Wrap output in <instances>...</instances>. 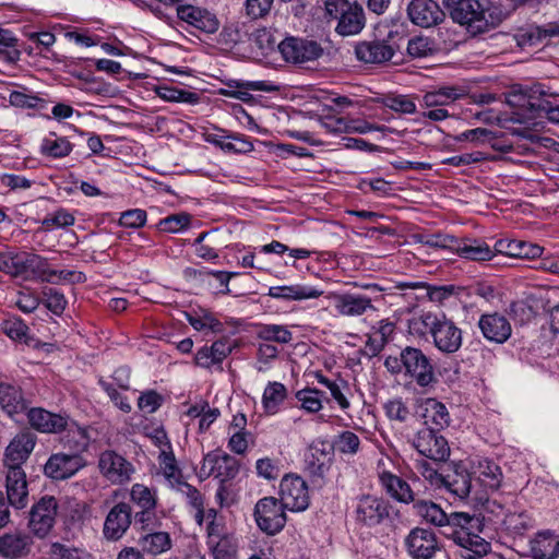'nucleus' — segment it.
Segmentation results:
<instances>
[{
  "mask_svg": "<svg viewBox=\"0 0 559 559\" xmlns=\"http://www.w3.org/2000/svg\"><path fill=\"white\" fill-rule=\"evenodd\" d=\"M409 329L418 335L429 334L441 353L454 354L462 346V330L443 313L425 312L411 320Z\"/></svg>",
  "mask_w": 559,
  "mask_h": 559,
  "instance_id": "nucleus-1",
  "label": "nucleus"
},
{
  "mask_svg": "<svg viewBox=\"0 0 559 559\" xmlns=\"http://www.w3.org/2000/svg\"><path fill=\"white\" fill-rule=\"evenodd\" d=\"M480 532L481 521L467 512L450 513L449 521L441 531L444 537L451 539L465 551L488 554L490 544L480 537Z\"/></svg>",
  "mask_w": 559,
  "mask_h": 559,
  "instance_id": "nucleus-2",
  "label": "nucleus"
},
{
  "mask_svg": "<svg viewBox=\"0 0 559 559\" xmlns=\"http://www.w3.org/2000/svg\"><path fill=\"white\" fill-rule=\"evenodd\" d=\"M451 19L472 35L487 32L493 23L478 0H442Z\"/></svg>",
  "mask_w": 559,
  "mask_h": 559,
  "instance_id": "nucleus-3",
  "label": "nucleus"
},
{
  "mask_svg": "<svg viewBox=\"0 0 559 559\" xmlns=\"http://www.w3.org/2000/svg\"><path fill=\"white\" fill-rule=\"evenodd\" d=\"M471 474L475 489V502L484 503L490 493L501 486L503 474L498 464L493 461L478 457L471 462Z\"/></svg>",
  "mask_w": 559,
  "mask_h": 559,
  "instance_id": "nucleus-4",
  "label": "nucleus"
},
{
  "mask_svg": "<svg viewBox=\"0 0 559 559\" xmlns=\"http://www.w3.org/2000/svg\"><path fill=\"white\" fill-rule=\"evenodd\" d=\"M44 258L26 251L0 253V271L13 277L28 280L39 276L44 269Z\"/></svg>",
  "mask_w": 559,
  "mask_h": 559,
  "instance_id": "nucleus-5",
  "label": "nucleus"
},
{
  "mask_svg": "<svg viewBox=\"0 0 559 559\" xmlns=\"http://www.w3.org/2000/svg\"><path fill=\"white\" fill-rule=\"evenodd\" d=\"M286 507L274 497H264L258 500L254 507V521L258 527L267 535L280 533L286 522Z\"/></svg>",
  "mask_w": 559,
  "mask_h": 559,
  "instance_id": "nucleus-6",
  "label": "nucleus"
},
{
  "mask_svg": "<svg viewBox=\"0 0 559 559\" xmlns=\"http://www.w3.org/2000/svg\"><path fill=\"white\" fill-rule=\"evenodd\" d=\"M401 362L405 376L409 377L419 386H428L436 381L431 360L415 347H406L401 352Z\"/></svg>",
  "mask_w": 559,
  "mask_h": 559,
  "instance_id": "nucleus-7",
  "label": "nucleus"
},
{
  "mask_svg": "<svg viewBox=\"0 0 559 559\" xmlns=\"http://www.w3.org/2000/svg\"><path fill=\"white\" fill-rule=\"evenodd\" d=\"M354 512L357 523L376 527L390 519L391 506L381 497L362 495L356 499Z\"/></svg>",
  "mask_w": 559,
  "mask_h": 559,
  "instance_id": "nucleus-8",
  "label": "nucleus"
},
{
  "mask_svg": "<svg viewBox=\"0 0 559 559\" xmlns=\"http://www.w3.org/2000/svg\"><path fill=\"white\" fill-rule=\"evenodd\" d=\"M277 49L285 61L295 64L317 60L323 51L318 43L293 36L278 43Z\"/></svg>",
  "mask_w": 559,
  "mask_h": 559,
  "instance_id": "nucleus-9",
  "label": "nucleus"
},
{
  "mask_svg": "<svg viewBox=\"0 0 559 559\" xmlns=\"http://www.w3.org/2000/svg\"><path fill=\"white\" fill-rule=\"evenodd\" d=\"M58 503L55 497L45 496L31 510L28 527L38 538L46 537L55 525Z\"/></svg>",
  "mask_w": 559,
  "mask_h": 559,
  "instance_id": "nucleus-10",
  "label": "nucleus"
},
{
  "mask_svg": "<svg viewBox=\"0 0 559 559\" xmlns=\"http://www.w3.org/2000/svg\"><path fill=\"white\" fill-rule=\"evenodd\" d=\"M280 501L293 512L305 511L310 497L307 483L299 476L286 475L280 485Z\"/></svg>",
  "mask_w": 559,
  "mask_h": 559,
  "instance_id": "nucleus-11",
  "label": "nucleus"
},
{
  "mask_svg": "<svg viewBox=\"0 0 559 559\" xmlns=\"http://www.w3.org/2000/svg\"><path fill=\"white\" fill-rule=\"evenodd\" d=\"M85 466V460L78 453L57 452L51 454L44 465V475L53 480L73 477Z\"/></svg>",
  "mask_w": 559,
  "mask_h": 559,
  "instance_id": "nucleus-12",
  "label": "nucleus"
},
{
  "mask_svg": "<svg viewBox=\"0 0 559 559\" xmlns=\"http://www.w3.org/2000/svg\"><path fill=\"white\" fill-rule=\"evenodd\" d=\"M239 464L237 460L226 453L212 452L204 456L200 475L214 477L224 484L237 476Z\"/></svg>",
  "mask_w": 559,
  "mask_h": 559,
  "instance_id": "nucleus-13",
  "label": "nucleus"
},
{
  "mask_svg": "<svg viewBox=\"0 0 559 559\" xmlns=\"http://www.w3.org/2000/svg\"><path fill=\"white\" fill-rule=\"evenodd\" d=\"M413 445L421 455L433 461L442 462L450 455L448 441L433 428L420 429L413 440Z\"/></svg>",
  "mask_w": 559,
  "mask_h": 559,
  "instance_id": "nucleus-14",
  "label": "nucleus"
},
{
  "mask_svg": "<svg viewBox=\"0 0 559 559\" xmlns=\"http://www.w3.org/2000/svg\"><path fill=\"white\" fill-rule=\"evenodd\" d=\"M236 344L228 337H222L212 343L211 346L199 348L194 356L195 365L204 368H217L222 370L223 361L231 354Z\"/></svg>",
  "mask_w": 559,
  "mask_h": 559,
  "instance_id": "nucleus-15",
  "label": "nucleus"
},
{
  "mask_svg": "<svg viewBox=\"0 0 559 559\" xmlns=\"http://www.w3.org/2000/svg\"><path fill=\"white\" fill-rule=\"evenodd\" d=\"M132 523V509L127 502L115 504L108 512L103 527V534L108 540H119Z\"/></svg>",
  "mask_w": 559,
  "mask_h": 559,
  "instance_id": "nucleus-16",
  "label": "nucleus"
},
{
  "mask_svg": "<svg viewBox=\"0 0 559 559\" xmlns=\"http://www.w3.org/2000/svg\"><path fill=\"white\" fill-rule=\"evenodd\" d=\"M29 407L23 390L15 384L0 383V408L12 420L20 423Z\"/></svg>",
  "mask_w": 559,
  "mask_h": 559,
  "instance_id": "nucleus-17",
  "label": "nucleus"
},
{
  "mask_svg": "<svg viewBox=\"0 0 559 559\" xmlns=\"http://www.w3.org/2000/svg\"><path fill=\"white\" fill-rule=\"evenodd\" d=\"M329 299L337 314L343 317H360L374 310L371 298L361 294H330Z\"/></svg>",
  "mask_w": 559,
  "mask_h": 559,
  "instance_id": "nucleus-18",
  "label": "nucleus"
},
{
  "mask_svg": "<svg viewBox=\"0 0 559 559\" xmlns=\"http://www.w3.org/2000/svg\"><path fill=\"white\" fill-rule=\"evenodd\" d=\"M99 468L103 475L114 484L129 481L134 472L132 464L114 451H105L100 454Z\"/></svg>",
  "mask_w": 559,
  "mask_h": 559,
  "instance_id": "nucleus-19",
  "label": "nucleus"
},
{
  "mask_svg": "<svg viewBox=\"0 0 559 559\" xmlns=\"http://www.w3.org/2000/svg\"><path fill=\"white\" fill-rule=\"evenodd\" d=\"M408 554L414 559H430L438 549L433 532L416 527L412 530L405 539Z\"/></svg>",
  "mask_w": 559,
  "mask_h": 559,
  "instance_id": "nucleus-20",
  "label": "nucleus"
},
{
  "mask_svg": "<svg viewBox=\"0 0 559 559\" xmlns=\"http://www.w3.org/2000/svg\"><path fill=\"white\" fill-rule=\"evenodd\" d=\"M36 444V436L29 431L17 433L8 444L4 452L7 467H21L29 457Z\"/></svg>",
  "mask_w": 559,
  "mask_h": 559,
  "instance_id": "nucleus-21",
  "label": "nucleus"
},
{
  "mask_svg": "<svg viewBox=\"0 0 559 559\" xmlns=\"http://www.w3.org/2000/svg\"><path fill=\"white\" fill-rule=\"evenodd\" d=\"M25 415L31 427L41 433H58L67 428L68 418L66 416L41 407H28Z\"/></svg>",
  "mask_w": 559,
  "mask_h": 559,
  "instance_id": "nucleus-22",
  "label": "nucleus"
},
{
  "mask_svg": "<svg viewBox=\"0 0 559 559\" xmlns=\"http://www.w3.org/2000/svg\"><path fill=\"white\" fill-rule=\"evenodd\" d=\"M411 21L421 27H431L443 21L444 13L433 0H413L407 8Z\"/></svg>",
  "mask_w": 559,
  "mask_h": 559,
  "instance_id": "nucleus-23",
  "label": "nucleus"
},
{
  "mask_svg": "<svg viewBox=\"0 0 559 559\" xmlns=\"http://www.w3.org/2000/svg\"><path fill=\"white\" fill-rule=\"evenodd\" d=\"M442 488L460 500L471 497L475 501L476 485H474L472 474L459 466L444 475Z\"/></svg>",
  "mask_w": 559,
  "mask_h": 559,
  "instance_id": "nucleus-24",
  "label": "nucleus"
},
{
  "mask_svg": "<svg viewBox=\"0 0 559 559\" xmlns=\"http://www.w3.org/2000/svg\"><path fill=\"white\" fill-rule=\"evenodd\" d=\"M7 500L15 509H23L28 503L26 474L22 467H8Z\"/></svg>",
  "mask_w": 559,
  "mask_h": 559,
  "instance_id": "nucleus-25",
  "label": "nucleus"
},
{
  "mask_svg": "<svg viewBox=\"0 0 559 559\" xmlns=\"http://www.w3.org/2000/svg\"><path fill=\"white\" fill-rule=\"evenodd\" d=\"M177 15L181 21L205 33L212 34L218 29V20L205 9L191 4L178 5Z\"/></svg>",
  "mask_w": 559,
  "mask_h": 559,
  "instance_id": "nucleus-26",
  "label": "nucleus"
},
{
  "mask_svg": "<svg viewBox=\"0 0 559 559\" xmlns=\"http://www.w3.org/2000/svg\"><path fill=\"white\" fill-rule=\"evenodd\" d=\"M269 297L281 301H302L316 299L323 295L318 287L305 284L272 286L266 294Z\"/></svg>",
  "mask_w": 559,
  "mask_h": 559,
  "instance_id": "nucleus-27",
  "label": "nucleus"
},
{
  "mask_svg": "<svg viewBox=\"0 0 559 559\" xmlns=\"http://www.w3.org/2000/svg\"><path fill=\"white\" fill-rule=\"evenodd\" d=\"M33 539L21 532L7 533L0 536V556L5 559L26 557L32 549Z\"/></svg>",
  "mask_w": 559,
  "mask_h": 559,
  "instance_id": "nucleus-28",
  "label": "nucleus"
},
{
  "mask_svg": "<svg viewBox=\"0 0 559 559\" xmlns=\"http://www.w3.org/2000/svg\"><path fill=\"white\" fill-rule=\"evenodd\" d=\"M417 413L425 419L427 428L440 430L449 426L450 414L444 404L436 399H425L420 401Z\"/></svg>",
  "mask_w": 559,
  "mask_h": 559,
  "instance_id": "nucleus-29",
  "label": "nucleus"
},
{
  "mask_svg": "<svg viewBox=\"0 0 559 559\" xmlns=\"http://www.w3.org/2000/svg\"><path fill=\"white\" fill-rule=\"evenodd\" d=\"M483 335L491 342L504 343L511 335V325L504 316L483 314L478 323Z\"/></svg>",
  "mask_w": 559,
  "mask_h": 559,
  "instance_id": "nucleus-30",
  "label": "nucleus"
},
{
  "mask_svg": "<svg viewBox=\"0 0 559 559\" xmlns=\"http://www.w3.org/2000/svg\"><path fill=\"white\" fill-rule=\"evenodd\" d=\"M452 251L472 261H489L495 257V251L486 242L478 239L454 238Z\"/></svg>",
  "mask_w": 559,
  "mask_h": 559,
  "instance_id": "nucleus-31",
  "label": "nucleus"
},
{
  "mask_svg": "<svg viewBox=\"0 0 559 559\" xmlns=\"http://www.w3.org/2000/svg\"><path fill=\"white\" fill-rule=\"evenodd\" d=\"M358 60L366 63H382L393 57V49L384 41H361L355 47Z\"/></svg>",
  "mask_w": 559,
  "mask_h": 559,
  "instance_id": "nucleus-32",
  "label": "nucleus"
},
{
  "mask_svg": "<svg viewBox=\"0 0 559 559\" xmlns=\"http://www.w3.org/2000/svg\"><path fill=\"white\" fill-rule=\"evenodd\" d=\"M380 485L392 499L401 503L414 501V491L409 484L393 473H382Z\"/></svg>",
  "mask_w": 559,
  "mask_h": 559,
  "instance_id": "nucleus-33",
  "label": "nucleus"
},
{
  "mask_svg": "<svg viewBox=\"0 0 559 559\" xmlns=\"http://www.w3.org/2000/svg\"><path fill=\"white\" fill-rule=\"evenodd\" d=\"M466 95L464 87L455 85H443L435 91L427 92L423 96L426 107H444Z\"/></svg>",
  "mask_w": 559,
  "mask_h": 559,
  "instance_id": "nucleus-34",
  "label": "nucleus"
},
{
  "mask_svg": "<svg viewBox=\"0 0 559 559\" xmlns=\"http://www.w3.org/2000/svg\"><path fill=\"white\" fill-rule=\"evenodd\" d=\"M531 552L535 559H554L559 555V539L549 532L543 531L531 540Z\"/></svg>",
  "mask_w": 559,
  "mask_h": 559,
  "instance_id": "nucleus-35",
  "label": "nucleus"
},
{
  "mask_svg": "<svg viewBox=\"0 0 559 559\" xmlns=\"http://www.w3.org/2000/svg\"><path fill=\"white\" fill-rule=\"evenodd\" d=\"M287 396V388L282 382L270 381L264 388L261 400L265 414L270 416L277 414Z\"/></svg>",
  "mask_w": 559,
  "mask_h": 559,
  "instance_id": "nucleus-36",
  "label": "nucleus"
},
{
  "mask_svg": "<svg viewBox=\"0 0 559 559\" xmlns=\"http://www.w3.org/2000/svg\"><path fill=\"white\" fill-rule=\"evenodd\" d=\"M314 378L318 383L324 385L330 391L331 396L337 403L341 409L345 411L350 407V402L347 397L349 392V384L346 380L341 377L330 379L321 371H317L314 373Z\"/></svg>",
  "mask_w": 559,
  "mask_h": 559,
  "instance_id": "nucleus-37",
  "label": "nucleus"
},
{
  "mask_svg": "<svg viewBox=\"0 0 559 559\" xmlns=\"http://www.w3.org/2000/svg\"><path fill=\"white\" fill-rule=\"evenodd\" d=\"M365 26V14L361 7L352 4L340 17L336 32L342 36H353L361 32Z\"/></svg>",
  "mask_w": 559,
  "mask_h": 559,
  "instance_id": "nucleus-38",
  "label": "nucleus"
},
{
  "mask_svg": "<svg viewBox=\"0 0 559 559\" xmlns=\"http://www.w3.org/2000/svg\"><path fill=\"white\" fill-rule=\"evenodd\" d=\"M186 319L195 331L205 334L222 333L224 331V324L219 319L213 312L204 308L187 313Z\"/></svg>",
  "mask_w": 559,
  "mask_h": 559,
  "instance_id": "nucleus-39",
  "label": "nucleus"
},
{
  "mask_svg": "<svg viewBox=\"0 0 559 559\" xmlns=\"http://www.w3.org/2000/svg\"><path fill=\"white\" fill-rule=\"evenodd\" d=\"M157 462L158 474L163 475V477L171 488H175L177 485L181 484L182 473L180 467L178 466L173 450L168 452H158Z\"/></svg>",
  "mask_w": 559,
  "mask_h": 559,
  "instance_id": "nucleus-40",
  "label": "nucleus"
},
{
  "mask_svg": "<svg viewBox=\"0 0 559 559\" xmlns=\"http://www.w3.org/2000/svg\"><path fill=\"white\" fill-rule=\"evenodd\" d=\"M324 392L316 388H304L295 393L298 407L307 414H318L323 409Z\"/></svg>",
  "mask_w": 559,
  "mask_h": 559,
  "instance_id": "nucleus-41",
  "label": "nucleus"
},
{
  "mask_svg": "<svg viewBox=\"0 0 559 559\" xmlns=\"http://www.w3.org/2000/svg\"><path fill=\"white\" fill-rule=\"evenodd\" d=\"M67 432L62 439L63 444L69 447L73 452L81 454L85 451L90 444L91 435L87 428L79 426L76 424H67L64 429Z\"/></svg>",
  "mask_w": 559,
  "mask_h": 559,
  "instance_id": "nucleus-42",
  "label": "nucleus"
},
{
  "mask_svg": "<svg viewBox=\"0 0 559 559\" xmlns=\"http://www.w3.org/2000/svg\"><path fill=\"white\" fill-rule=\"evenodd\" d=\"M414 509L423 520H425L427 523L440 527L441 531L444 528V525L449 521V514H447L437 503L432 501H417L414 504Z\"/></svg>",
  "mask_w": 559,
  "mask_h": 559,
  "instance_id": "nucleus-43",
  "label": "nucleus"
},
{
  "mask_svg": "<svg viewBox=\"0 0 559 559\" xmlns=\"http://www.w3.org/2000/svg\"><path fill=\"white\" fill-rule=\"evenodd\" d=\"M73 150L71 142L63 136L50 134L46 136L40 144V153L51 158H62L68 156Z\"/></svg>",
  "mask_w": 559,
  "mask_h": 559,
  "instance_id": "nucleus-44",
  "label": "nucleus"
},
{
  "mask_svg": "<svg viewBox=\"0 0 559 559\" xmlns=\"http://www.w3.org/2000/svg\"><path fill=\"white\" fill-rule=\"evenodd\" d=\"M130 501L138 509H156L157 507V491L156 489L150 488L144 484H133L129 492Z\"/></svg>",
  "mask_w": 559,
  "mask_h": 559,
  "instance_id": "nucleus-45",
  "label": "nucleus"
},
{
  "mask_svg": "<svg viewBox=\"0 0 559 559\" xmlns=\"http://www.w3.org/2000/svg\"><path fill=\"white\" fill-rule=\"evenodd\" d=\"M257 336L261 341L281 345L293 341V332L288 326L282 324H262L258 329Z\"/></svg>",
  "mask_w": 559,
  "mask_h": 559,
  "instance_id": "nucleus-46",
  "label": "nucleus"
},
{
  "mask_svg": "<svg viewBox=\"0 0 559 559\" xmlns=\"http://www.w3.org/2000/svg\"><path fill=\"white\" fill-rule=\"evenodd\" d=\"M43 269L44 272L39 274L38 278L50 284L82 283L85 281V275L82 272L72 270H50L45 258Z\"/></svg>",
  "mask_w": 559,
  "mask_h": 559,
  "instance_id": "nucleus-47",
  "label": "nucleus"
},
{
  "mask_svg": "<svg viewBox=\"0 0 559 559\" xmlns=\"http://www.w3.org/2000/svg\"><path fill=\"white\" fill-rule=\"evenodd\" d=\"M139 543L142 550L152 555L165 552L171 546L170 536L166 532L147 533L140 538Z\"/></svg>",
  "mask_w": 559,
  "mask_h": 559,
  "instance_id": "nucleus-48",
  "label": "nucleus"
},
{
  "mask_svg": "<svg viewBox=\"0 0 559 559\" xmlns=\"http://www.w3.org/2000/svg\"><path fill=\"white\" fill-rule=\"evenodd\" d=\"M207 546L214 559H233L237 551L235 539L228 534L224 537L212 534L211 539L207 540Z\"/></svg>",
  "mask_w": 559,
  "mask_h": 559,
  "instance_id": "nucleus-49",
  "label": "nucleus"
},
{
  "mask_svg": "<svg viewBox=\"0 0 559 559\" xmlns=\"http://www.w3.org/2000/svg\"><path fill=\"white\" fill-rule=\"evenodd\" d=\"M9 102L17 108L43 109L46 107V102L43 98L26 90L12 91L9 95Z\"/></svg>",
  "mask_w": 559,
  "mask_h": 559,
  "instance_id": "nucleus-50",
  "label": "nucleus"
},
{
  "mask_svg": "<svg viewBox=\"0 0 559 559\" xmlns=\"http://www.w3.org/2000/svg\"><path fill=\"white\" fill-rule=\"evenodd\" d=\"M157 96L165 102L197 104L199 96L195 93L179 90L173 86H158L156 88Z\"/></svg>",
  "mask_w": 559,
  "mask_h": 559,
  "instance_id": "nucleus-51",
  "label": "nucleus"
},
{
  "mask_svg": "<svg viewBox=\"0 0 559 559\" xmlns=\"http://www.w3.org/2000/svg\"><path fill=\"white\" fill-rule=\"evenodd\" d=\"M1 331L11 340L26 342L28 326L17 317L10 316L0 323Z\"/></svg>",
  "mask_w": 559,
  "mask_h": 559,
  "instance_id": "nucleus-52",
  "label": "nucleus"
},
{
  "mask_svg": "<svg viewBox=\"0 0 559 559\" xmlns=\"http://www.w3.org/2000/svg\"><path fill=\"white\" fill-rule=\"evenodd\" d=\"M175 488H177L179 491L186 495L189 504L195 510V521L199 524H202L204 520V508L201 493L194 487L185 483L183 480L181 481L180 485H177Z\"/></svg>",
  "mask_w": 559,
  "mask_h": 559,
  "instance_id": "nucleus-53",
  "label": "nucleus"
},
{
  "mask_svg": "<svg viewBox=\"0 0 559 559\" xmlns=\"http://www.w3.org/2000/svg\"><path fill=\"white\" fill-rule=\"evenodd\" d=\"M48 555L49 559H93L88 552L61 543L51 544Z\"/></svg>",
  "mask_w": 559,
  "mask_h": 559,
  "instance_id": "nucleus-54",
  "label": "nucleus"
},
{
  "mask_svg": "<svg viewBox=\"0 0 559 559\" xmlns=\"http://www.w3.org/2000/svg\"><path fill=\"white\" fill-rule=\"evenodd\" d=\"M334 447L343 454L355 455L359 451L360 439L353 431L346 430L336 437Z\"/></svg>",
  "mask_w": 559,
  "mask_h": 559,
  "instance_id": "nucleus-55",
  "label": "nucleus"
},
{
  "mask_svg": "<svg viewBox=\"0 0 559 559\" xmlns=\"http://www.w3.org/2000/svg\"><path fill=\"white\" fill-rule=\"evenodd\" d=\"M190 223L191 216L185 212H181L160 219L158 227L163 231L176 234L186 229Z\"/></svg>",
  "mask_w": 559,
  "mask_h": 559,
  "instance_id": "nucleus-56",
  "label": "nucleus"
},
{
  "mask_svg": "<svg viewBox=\"0 0 559 559\" xmlns=\"http://www.w3.org/2000/svg\"><path fill=\"white\" fill-rule=\"evenodd\" d=\"M525 36L531 46H536L546 38L559 36V25L550 23L545 26H533L526 32Z\"/></svg>",
  "mask_w": 559,
  "mask_h": 559,
  "instance_id": "nucleus-57",
  "label": "nucleus"
},
{
  "mask_svg": "<svg viewBox=\"0 0 559 559\" xmlns=\"http://www.w3.org/2000/svg\"><path fill=\"white\" fill-rule=\"evenodd\" d=\"M45 306L55 314H61L67 305L68 300L66 296L56 288L46 287L43 290Z\"/></svg>",
  "mask_w": 559,
  "mask_h": 559,
  "instance_id": "nucleus-58",
  "label": "nucleus"
},
{
  "mask_svg": "<svg viewBox=\"0 0 559 559\" xmlns=\"http://www.w3.org/2000/svg\"><path fill=\"white\" fill-rule=\"evenodd\" d=\"M383 408L390 420L404 423L409 417V409L401 397L389 400L384 403Z\"/></svg>",
  "mask_w": 559,
  "mask_h": 559,
  "instance_id": "nucleus-59",
  "label": "nucleus"
},
{
  "mask_svg": "<svg viewBox=\"0 0 559 559\" xmlns=\"http://www.w3.org/2000/svg\"><path fill=\"white\" fill-rule=\"evenodd\" d=\"M510 254L526 259H535L542 255L543 248L538 245L513 240L508 246Z\"/></svg>",
  "mask_w": 559,
  "mask_h": 559,
  "instance_id": "nucleus-60",
  "label": "nucleus"
},
{
  "mask_svg": "<svg viewBox=\"0 0 559 559\" xmlns=\"http://www.w3.org/2000/svg\"><path fill=\"white\" fill-rule=\"evenodd\" d=\"M383 105L401 114H414L416 111L415 103L405 95L388 96L384 98Z\"/></svg>",
  "mask_w": 559,
  "mask_h": 559,
  "instance_id": "nucleus-61",
  "label": "nucleus"
},
{
  "mask_svg": "<svg viewBox=\"0 0 559 559\" xmlns=\"http://www.w3.org/2000/svg\"><path fill=\"white\" fill-rule=\"evenodd\" d=\"M43 226L47 229L63 228L74 224L73 215L67 210L60 209L53 214L46 216L43 222Z\"/></svg>",
  "mask_w": 559,
  "mask_h": 559,
  "instance_id": "nucleus-62",
  "label": "nucleus"
},
{
  "mask_svg": "<svg viewBox=\"0 0 559 559\" xmlns=\"http://www.w3.org/2000/svg\"><path fill=\"white\" fill-rule=\"evenodd\" d=\"M252 41L261 50L263 55L269 53L278 45L275 38L273 37L271 31L265 27L258 28L254 31V33L252 34Z\"/></svg>",
  "mask_w": 559,
  "mask_h": 559,
  "instance_id": "nucleus-63",
  "label": "nucleus"
},
{
  "mask_svg": "<svg viewBox=\"0 0 559 559\" xmlns=\"http://www.w3.org/2000/svg\"><path fill=\"white\" fill-rule=\"evenodd\" d=\"M273 2L274 0H246V14L251 19L264 17L270 13Z\"/></svg>",
  "mask_w": 559,
  "mask_h": 559,
  "instance_id": "nucleus-64",
  "label": "nucleus"
}]
</instances>
